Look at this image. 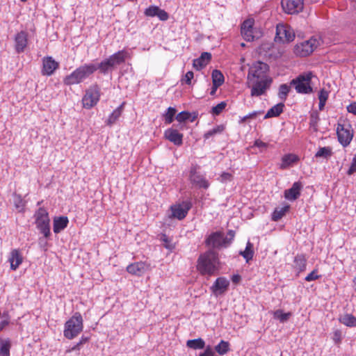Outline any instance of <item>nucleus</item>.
I'll return each mask as SVG.
<instances>
[{"label":"nucleus","mask_w":356,"mask_h":356,"mask_svg":"<svg viewBox=\"0 0 356 356\" xmlns=\"http://www.w3.org/2000/svg\"><path fill=\"white\" fill-rule=\"evenodd\" d=\"M253 22L250 19H247L243 22L241 25V33L246 41L254 40V36L253 35Z\"/></svg>","instance_id":"412c9836"},{"label":"nucleus","mask_w":356,"mask_h":356,"mask_svg":"<svg viewBox=\"0 0 356 356\" xmlns=\"http://www.w3.org/2000/svg\"><path fill=\"white\" fill-rule=\"evenodd\" d=\"M89 338L87 337L82 336L80 341L71 348L66 350V353H71L75 350H79L81 346L88 341Z\"/></svg>","instance_id":"c03bdc74"},{"label":"nucleus","mask_w":356,"mask_h":356,"mask_svg":"<svg viewBox=\"0 0 356 356\" xmlns=\"http://www.w3.org/2000/svg\"><path fill=\"white\" fill-rule=\"evenodd\" d=\"M268 69L269 67L267 64L260 61L257 62L250 67L247 79L248 80L271 79L267 74Z\"/></svg>","instance_id":"6e6552de"},{"label":"nucleus","mask_w":356,"mask_h":356,"mask_svg":"<svg viewBox=\"0 0 356 356\" xmlns=\"http://www.w3.org/2000/svg\"><path fill=\"white\" fill-rule=\"evenodd\" d=\"M23 258L18 250H13L10 252L9 261L10 263V268L15 270L22 263Z\"/></svg>","instance_id":"393cba45"},{"label":"nucleus","mask_w":356,"mask_h":356,"mask_svg":"<svg viewBox=\"0 0 356 356\" xmlns=\"http://www.w3.org/2000/svg\"><path fill=\"white\" fill-rule=\"evenodd\" d=\"M46 238H47L44 237V238H40V239H39V244H40V247H42L43 248H44L47 245Z\"/></svg>","instance_id":"338daca9"},{"label":"nucleus","mask_w":356,"mask_h":356,"mask_svg":"<svg viewBox=\"0 0 356 356\" xmlns=\"http://www.w3.org/2000/svg\"><path fill=\"white\" fill-rule=\"evenodd\" d=\"M254 145L259 148H266L268 147L267 143L259 140L255 141Z\"/></svg>","instance_id":"0e129e2a"},{"label":"nucleus","mask_w":356,"mask_h":356,"mask_svg":"<svg viewBox=\"0 0 356 356\" xmlns=\"http://www.w3.org/2000/svg\"><path fill=\"white\" fill-rule=\"evenodd\" d=\"M2 320L0 321V332L3 330L10 323V318L7 313L2 314Z\"/></svg>","instance_id":"09e8293b"},{"label":"nucleus","mask_w":356,"mask_h":356,"mask_svg":"<svg viewBox=\"0 0 356 356\" xmlns=\"http://www.w3.org/2000/svg\"><path fill=\"white\" fill-rule=\"evenodd\" d=\"M186 346L194 350L203 349L205 346V342L201 338L191 339L187 341Z\"/></svg>","instance_id":"7c9ffc66"},{"label":"nucleus","mask_w":356,"mask_h":356,"mask_svg":"<svg viewBox=\"0 0 356 356\" xmlns=\"http://www.w3.org/2000/svg\"><path fill=\"white\" fill-rule=\"evenodd\" d=\"M194 77V74L192 71H188L186 72V74L184 75V76L181 79V83H185L187 85H191V80Z\"/></svg>","instance_id":"8fccbe9b"},{"label":"nucleus","mask_w":356,"mask_h":356,"mask_svg":"<svg viewBox=\"0 0 356 356\" xmlns=\"http://www.w3.org/2000/svg\"><path fill=\"white\" fill-rule=\"evenodd\" d=\"M284 107V104L283 103H279L275 105L268 111L264 118L267 119L279 116L283 112Z\"/></svg>","instance_id":"c85d7f7f"},{"label":"nucleus","mask_w":356,"mask_h":356,"mask_svg":"<svg viewBox=\"0 0 356 356\" xmlns=\"http://www.w3.org/2000/svg\"><path fill=\"white\" fill-rule=\"evenodd\" d=\"M99 95V89L97 86L89 88L82 99L83 106L87 108L94 106L98 102Z\"/></svg>","instance_id":"ddd939ff"},{"label":"nucleus","mask_w":356,"mask_h":356,"mask_svg":"<svg viewBox=\"0 0 356 356\" xmlns=\"http://www.w3.org/2000/svg\"><path fill=\"white\" fill-rule=\"evenodd\" d=\"M83 327V318L80 313L76 312L65 323L63 334L65 338L72 339L82 332Z\"/></svg>","instance_id":"20e7f679"},{"label":"nucleus","mask_w":356,"mask_h":356,"mask_svg":"<svg viewBox=\"0 0 356 356\" xmlns=\"http://www.w3.org/2000/svg\"><path fill=\"white\" fill-rule=\"evenodd\" d=\"M295 38V33L293 29L284 24H279L276 27V35L275 41L277 42L288 43Z\"/></svg>","instance_id":"1a4fd4ad"},{"label":"nucleus","mask_w":356,"mask_h":356,"mask_svg":"<svg viewBox=\"0 0 356 356\" xmlns=\"http://www.w3.org/2000/svg\"><path fill=\"white\" fill-rule=\"evenodd\" d=\"M289 205H286L281 208H276L272 214V220L273 221H278L280 220L289 211Z\"/></svg>","instance_id":"473e14b6"},{"label":"nucleus","mask_w":356,"mask_h":356,"mask_svg":"<svg viewBox=\"0 0 356 356\" xmlns=\"http://www.w3.org/2000/svg\"><path fill=\"white\" fill-rule=\"evenodd\" d=\"M177 110L173 107H169L166 113L164 114L165 123L170 124L174 121V118L176 114Z\"/></svg>","instance_id":"ea45409f"},{"label":"nucleus","mask_w":356,"mask_h":356,"mask_svg":"<svg viewBox=\"0 0 356 356\" xmlns=\"http://www.w3.org/2000/svg\"><path fill=\"white\" fill-rule=\"evenodd\" d=\"M318 270L316 269L313 270L309 274L305 277V280L311 282L318 279L321 275H317Z\"/></svg>","instance_id":"603ef678"},{"label":"nucleus","mask_w":356,"mask_h":356,"mask_svg":"<svg viewBox=\"0 0 356 356\" xmlns=\"http://www.w3.org/2000/svg\"><path fill=\"white\" fill-rule=\"evenodd\" d=\"M215 350L220 355H224L229 351V343L228 341L221 340L220 342L215 346Z\"/></svg>","instance_id":"c9c22d12"},{"label":"nucleus","mask_w":356,"mask_h":356,"mask_svg":"<svg viewBox=\"0 0 356 356\" xmlns=\"http://www.w3.org/2000/svg\"><path fill=\"white\" fill-rule=\"evenodd\" d=\"M224 130V126L223 125H218L216 127L208 131L204 134V139H209L210 137L217 134H220Z\"/></svg>","instance_id":"79ce46f5"},{"label":"nucleus","mask_w":356,"mask_h":356,"mask_svg":"<svg viewBox=\"0 0 356 356\" xmlns=\"http://www.w3.org/2000/svg\"><path fill=\"white\" fill-rule=\"evenodd\" d=\"M191 207V204L189 202H183L181 204L171 206L172 217L178 220H183L186 216Z\"/></svg>","instance_id":"dca6fc26"},{"label":"nucleus","mask_w":356,"mask_h":356,"mask_svg":"<svg viewBox=\"0 0 356 356\" xmlns=\"http://www.w3.org/2000/svg\"><path fill=\"white\" fill-rule=\"evenodd\" d=\"M348 127H346L343 124H338L337 129L338 140L343 147H346L350 143L353 136V133L350 130V125Z\"/></svg>","instance_id":"2eb2a0df"},{"label":"nucleus","mask_w":356,"mask_h":356,"mask_svg":"<svg viewBox=\"0 0 356 356\" xmlns=\"http://www.w3.org/2000/svg\"><path fill=\"white\" fill-rule=\"evenodd\" d=\"M234 236L235 232L234 230H229L227 232V236H225V238L228 240L227 247L232 243Z\"/></svg>","instance_id":"bf43d9fd"},{"label":"nucleus","mask_w":356,"mask_h":356,"mask_svg":"<svg viewBox=\"0 0 356 356\" xmlns=\"http://www.w3.org/2000/svg\"><path fill=\"white\" fill-rule=\"evenodd\" d=\"M332 339L336 343H340L341 341V332L339 330H335L333 334Z\"/></svg>","instance_id":"4d7b16f0"},{"label":"nucleus","mask_w":356,"mask_h":356,"mask_svg":"<svg viewBox=\"0 0 356 356\" xmlns=\"http://www.w3.org/2000/svg\"><path fill=\"white\" fill-rule=\"evenodd\" d=\"M0 356H10L11 343L10 339H2L0 341Z\"/></svg>","instance_id":"2f4dec72"},{"label":"nucleus","mask_w":356,"mask_h":356,"mask_svg":"<svg viewBox=\"0 0 356 356\" xmlns=\"http://www.w3.org/2000/svg\"><path fill=\"white\" fill-rule=\"evenodd\" d=\"M347 111L350 113L356 115V102H353L351 104H350L347 106Z\"/></svg>","instance_id":"680f3d73"},{"label":"nucleus","mask_w":356,"mask_h":356,"mask_svg":"<svg viewBox=\"0 0 356 356\" xmlns=\"http://www.w3.org/2000/svg\"><path fill=\"white\" fill-rule=\"evenodd\" d=\"M241 280V277L239 275H234L232 277V281L235 284H238Z\"/></svg>","instance_id":"69168bd1"},{"label":"nucleus","mask_w":356,"mask_h":356,"mask_svg":"<svg viewBox=\"0 0 356 356\" xmlns=\"http://www.w3.org/2000/svg\"><path fill=\"white\" fill-rule=\"evenodd\" d=\"M147 268V266L144 262H136L129 265L127 270L130 274L140 276L145 273Z\"/></svg>","instance_id":"4be33fe9"},{"label":"nucleus","mask_w":356,"mask_h":356,"mask_svg":"<svg viewBox=\"0 0 356 356\" xmlns=\"http://www.w3.org/2000/svg\"><path fill=\"white\" fill-rule=\"evenodd\" d=\"M228 240L225 238L222 232H215L209 234L205 239V245L213 249L227 248Z\"/></svg>","instance_id":"9d476101"},{"label":"nucleus","mask_w":356,"mask_h":356,"mask_svg":"<svg viewBox=\"0 0 356 356\" xmlns=\"http://www.w3.org/2000/svg\"><path fill=\"white\" fill-rule=\"evenodd\" d=\"M199 356H218L210 346L206 347L204 351L200 354Z\"/></svg>","instance_id":"5fc2aeb1"},{"label":"nucleus","mask_w":356,"mask_h":356,"mask_svg":"<svg viewBox=\"0 0 356 356\" xmlns=\"http://www.w3.org/2000/svg\"><path fill=\"white\" fill-rule=\"evenodd\" d=\"M332 154V149L330 147H320L318 152L316 153L315 156L316 158H324L327 159Z\"/></svg>","instance_id":"4c0bfd02"},{"label":"nucleus","mask_w":356,"mask_h":356,"mask_svg":"<svg viewBox=\"0 0 356 356\" xmlns=\"http://www.w3.org/2000/svg\"><path fill=\"white\" fill-rule=\"evenodd\" d=\"M160 240L163 242V245L165 248L172 250L175 248L172 238L168 237L166 234H162Z\"/></svg>","instance_id":"37998d69"},{"label":"nucleus","mask_w":356,"mask_h":356,"mask_svg":"<svg viewBox=\"0 0 356 356\" xmlns=\"http://www.w3.org/2000/svg\"><path fill=\"white\" fill-rule=\"evenodd\" d=\"M35 225L38 229L43 234L44 238H49L51 235L50 219L49 213L43 207H40L35 213Z\"/></svg>","instance_id":"423d86ee"},{"label":"nucleus","mask_w":356,"mask_h":356,"mask_svg":"<svg viewBox=\"0 0 356 356\" xmlns=\"http://www.w3.org/2000/svg\"><path fill=\"white\" fill-rule=\"evenodd\" d=\"M218 264L217 253L210 250L199 257L197 268L201 274L211 275L217 270Z\"/></svg>","instance_id":"f03ea898"},{"label":"nucleus","mask_w":356,"mask_h":356,"mask_svg":"<svg viewBox=\"0 0 356 356\" xmlns=\"http://www.w3.org/2000/svg\"><path fill=\"white\" fill-rule=\"evenodd\" d=\"M302 187V184L300 181L294 182L291 188L284 191V197L290 201L297 200L300 195V191Z\"/></svg>","instance_id":"aec40b11"},{"label":"nucleus","mask_w":356,"mask_h":356,"mask_svg":"<svg viewBox=\"0 0 356 356\" xmlns=\"http://www.w3.org/2000/svg\"><path fill=\"white\" fill-rule=\"evenodd\" d=\"M291 87L286 84H282L279 88L278 97L282 100H286L290 92Z\"/></svg>","instance_id":"a19ab883"},{"label":"nucleus","mask_w":356,"mask_h":356,"mask_svg":"<svg viewBox=\"0 0 356 356\" xmlns=\"http://www.w3.org/2000/svg\"><path fill=\"white\" fill-rule=\"evenodd\" d=\"M339 321L348 327L356 326V318L352 314H345L339 318Z\"/></svg>","instance_id":"f704fd0d"},{"label":"nucleus","mask_w":356,"mask_h":356,"mask_svg":"<svg viewBox=\"0 0 356 356\" xmlns=\"http://www.w3.org/2000/svg\"><path fill=\"white\" fill-rule=\"evenodd\" d=\"M299 160L298 156L293 154H288L283 156L282 158V163L280 168L286 169L291 166L293 163H296Z\"/></svg>","instance_id":"cd10ccee"},{"label":"nucleus","mask_w":356,"mask_h":356,"mask_svg":"<svg viewBox=\"0 0 356 356\" xmlns=\"http://www.w3.org/2000/svg\"><path fill=\"white\" fill-rule=\"evenodd\" d=\"M291 316V312L284 313L281 309H277L273 313L274 318L278 319L281 323L287 321Z\"/></svg>","instance_id":"58836bf2"},{"label":"nucleus","mask_w":356,"mask_h":356,"mask_svg":"<svg viewBox=\"0 0 356 356\" xmlns=\"http://www.w3.org/2000/svg\"><path fill=\"white\" fill-rule=\"evenodd\" d=\"M312 76L311 72L300 74L291 81L290 85L295 88L298 93L309 94L313 91L311 86Z\"/></svg>","instance_id":"39448f33"},{"label":"nucleus","mask_w":356,"mask_h":356,"mask_svg":"<svg viewBox=\"0 0 356 356\" xmlns=\"http://www.w3.org/2000/svg\"><path fill=\"white\" fill-rule=\"evenodd\" d=\"M191 116V113H190L189 112L181 111L177 115L175 118L179 122H185L186 120L190 119Z\"/></svg>","instance_id":"49530a36"},{"label":"nucleus","mask_w":356,"mask_h":356,"mask_svg":"<svg viewBox=\"0 0 356 356\" xmlns=\"http://www.w3.org/2000/svg\"><path fill=\"white\" fill-rule=\"evenodd\" d=\"M69 222L66 216L55 217L54 219L53 229L54 232L58 234L63 230Z\"/></svg>","instance_id":"a878e982"},{"label":"nucleus","mask_w":356,"mask_h":356,"mask_svg":"<svg viewBox=\"0 0 356 356\" xmlns=\"http://www.w3.org/2000/svg\"><path fill=\"white\" fill-rule=\"evenodd\" d=\"M173 127H176L175 129H184L186 127L185 122H179L178 124H174Z\"/></svg>","instance_id":"774afa93"},{"label":"nucleus","mask_w":356,"mask_h":356,"mask_svg":"<svg viewBox=\"0 0 356 356\" xmlns=\"http://www.w3.org/2000/svg\"><path fill=\"white\" fill-rule=\"evenodd\" d=\"M273 82L272 79H258L248 80V87L251 88V96L259 97L266 93Z\"/></svg>","instance_id":"0eeeda50"},{"label":"nucleus","mask_w":356,"mask_h":356,"mask_svg":"<svg viewBox=\"0 0 356 356\" xmlns=\"http://www.w3.org/2000/svg\"><path fill=\"white\" fill-rule=\"evenodd\" d=\"M211 75L213 85L220 86L224 83V76L220 71L214 70Z\"/></svg>","instance_id":"e433bc0d"},{"label":"nucleus","mask_w":356,"mask_h":356,"mask_svg":"<svg viewBox=\"0 0 356 356\" xmlns=\"http://www.w3.org/2000/svg\"><path fill=\"white\" fill-rule=\"evenodd\" d=\"M264 113L263 111H253L250 113H249L248 115V118L249 119H254L256 118L258 115H261L262 113Z\"/></svg>","instance_id":"e2e57ef3"},{"label":"nucleus","mask_w":356,"mask_h":356,"mask_svg":"<svg viewBox=\"0 0 356 356\" xmlns=\"http://www.w3.org/2000/svg\"><path fill=\"white\" fill-rule=\"evenodd\" d=\"M197 165L192 166L190 170L189 179L191 184L195 185L200 188L207 189L209 187V183L206 178L197 172Z\"/></svg>","instance_id":"4468645a"},{"label":"nucleus","mask_w":356,"mask_h":356,"mask_svg":"<svg viewBox=\"0 0 356 356\" xmlns=\"http://www.w3.org/2000/svg\"><path fill=\"white\" fill-rule=\"evenodd\" d=\"M239 254L243 257L247 262H248L250 260L252 259L254 255L253 245L248 241L246 244L245 250L241 251Z\"/></svg>","instance_id":"72a5a7b5"},{"label":"nucleus","mask_w":356,"mask_h":356,"mask_svg":"<svg viewBox=\"0 0 356 356\" xmlns=\"http://www.w3.org/2000/svg\"><path fill=\"white\" fill-rule=\"evenodd\" d=\"M227 104L225 102H222L213 106L211 109V113L215 115H218L226 107Z\"/></svg>","instance_id":"a18cd8bd"},{"label":"nucleus","mask_w":356,"mask_h":356,"mask_svg":"<svg viewBox=\"0 0 356 356\" xmlns=\"http://www.w3.org/2000/svg\"><path fill=\"white\" fill-rule=\"evenodd\" d=\"M164 136L174 145L180 146L183 143V134H180L177 129L169 128L165 131Z\"/></svg>","instance_id":"a211bd4d"},{"label":"nucleus","mask_w":356,"mask_h":356,"mask_svg":"<svg viewBox=\"0 0 356 356\" xmlns=\"http://www.w3.org/2000/svg\"><path fill=\"white\" fill-rule=\"evenodd\" d=\"M158 10H159L158 6H151L145 10V15L149 16V17H155V16H156Z\"/></svg>","instance_id":"de8ad7c7"},{"label":"nucleus","mask_w":356,"mask_h":356,"mask_svg":"<svg viewBox=\"0 0 356 356\" xmlns=\"http://www.w3.org/2000/svg\"><path fill=\"white\" fill-rule=\"evenodd\" d=\"M307 266V259L303 254H298L294 259V268L298 272L305 270Z\"/></svg>","instance_id":"c756f323"},{"label":"nucleus","mask_w":356,"mask_h":356,"mask_svg":"<svg viewBox=\"0 0 356 356\" xmlns=\"http://www.w3.org/2000/svg\"><path fill=\"white\" fill-rule=\"evenodd\" d=\"M356 172V154L354 156L350 167L348 169L347 173L348 175H351L353 173Z\"/></svg>","instance_id":"6e6d98bb"},{"label":"nucleus","mask_w":356,"mask_h":356,"mask_svg":"<svg viewBox=\"0 0 356 356\" xmlns=\"http://www.w3.org/2000/svg\"><path fill=\"white\" fill-rule=\"evenodd\" d=\"M281 6L286 14H298L303 10L304 0H282Z\"/></svg>","instance_id":"f8f14e48"},{"label":"nucleus","mask_w":356,"mask_h":356,"mask_svg":"<svg viewBox=\"0 0 356 356\" xmlns=\"http://www.w3.org/2000/svg\"><path fill=\"white\" fill-rule=\"evenodd\" d=\"M14 204L15 207L18 209L19 211L23 210L24 205L23 200L22 199L20 195H15Z\"/></svg>","instance_id":"3c124183"},{"label":"nucleus","mask_w":356,"mask_h":356,"mask_svg":"<svg viewBox=\"0 0 356 356\" xmlns=\"http://www.w3.org/2000/svg\"><path fill=\"white\" fill-rule=\"evenodd\" d=\"M129 54L126 50L118 51L103 60L97 66L99 73L106 74L111 72L118 65L124 63Z\"/></svg>","instance_id":"7ed1b4c3"},{"label":"nucleus","mask_w":356,"mask_h":356,"mask_svg":"<svg viewBox=\"0 0 356 356\" xmlns=\"http://www.w3.org/2000/svg\"><path fill=\"white\" fill-rule=\"evenodd\" d=\"M211 59V54L209 52H203L201 56L193 60V65L197 70L204 67Z\"/></svg>","instance_id":"b1692460"},{"label":"nucleus","mask_w":356,"mask_h":356,"mask_svg":"<svg viewBox=\"0 0 356 356\" xmlns=\"http://www.w3.org/2000/svg\"><path fill=\"white\" fill-rule=\"evenodd\" d=\"M328 98V93L325 90L322 89L320 90L318 94L319 101L326 102Z\"/></svg>","instance_id":"13d9d810"},{"label":"nucleus","mask_w":356,"mask_h":356,"mask_svg":"<svg viewBox=\"0 0 356 356\" xmlns=\"http://www.w3.org/2000/svg\"><path fill=\"white\" fill-rule=\"evenodd\" d=\"M15 49L17 53L24 51L27 45V33L25 31L18 33L15 38Z\"/></svg>","instance_id":"5701e85b"},{"label":"nucleus","mask_w":356,"mask_h":356,"mask_svg":"<svg viewBox=\"0 0 356 356\" xmlns=\"http://www.w3.org/2000/svg\"><path fill=\"white\" fill-rule=\"evenodd\" d=\"M229 286V281L224 277H220L216 280L211 290L215 296H219L224 294L227 291Z\"/></svg>","instance_id":"f3484780"},{"label":"nucleus","mask_w":356,"mask_h":356,"mask_svg":"<svg viewBox=\"0 0 356 356\" xmlns=\"http://www.w3.org/2000/svg\"><path fill=\"white\" fill-rule=\"evenodd\" d=\"M97 67L95 64L89 63L79 66L63 79L64 84L72 86L79 84L92 75Z\"/></svg>","instance_id":"f257e3e1"},{"label":"nucleus","mask_w":356,"mask_h":356,"mask_svg":"<svg viewBox=\"0 0 356 356\" xmlns=\"http://www.w3.org/2000/svg\"><path fill=\"white\" fill-rule=\"evenodd\" d=\"M156 17L159 18V19L162 21H165L168 19L169 15L167 12H165L164 10H162L159 8Z\"/></svg>","instance_id":"864d4df0"},{"label":"nucleus","mask_w":356,"mask_h":356,"mask_svg":"<svg viewBox=\"0 0 356 356\" xmlns=\"http://www.w3.org/2000/svg\"><path fill=\"white\" fill-rule=\"evenodd\" d=\"M59 65L51 56L44 57L42 60V74L50 76L58 67Z\"/></svg>","instance_id":"6ab92c4d"},{"label":"nucleus","mask_w":356,"mask_h":356,"mask_svg":"<svg viewBox=\"0 0 356 356\" xmlns=\"http://www.w3.org/2000/svg\"><path fill=\"white\" fill-rule=\"evenodd\" d=\"M124 104L125 102H122L117 108H115L113 111V113L109 115L106 121L107 125L112 126L118 120L119 118L121 116L122 113Z\"/></svg>","instance_id":"bb28decb"},{"label":"nucleus","mask_w":356,"mask_h":356,"mask_svg":"<svg viewBox=\"0 0 356 356\" xmlns=\"http://www.w3.org/2000/svg\"><path fill=\"white\" fill-rule=\"evenodd\" d=\"M232 178V174H230L229 172H223L220 175V181L222 182H226L227 181H231Z\"/></svg>","instance_id":"052dcab7"},{"label":"nucleus","mask_w":356,"mask_h":356,"mask_svg":"<svg viewBox=\"0 0 356 356\" xmlns=\"http://www.w3.org/2000/svg\"><path fill=\"white\" fill-rule=\"evenodd\" d=\"M318 44L317 39L312 38L296 44L294 47V53L300 57L307 56L314 51Z\"/></svg>","instance_id":"9b49d317"}]
</instances>
